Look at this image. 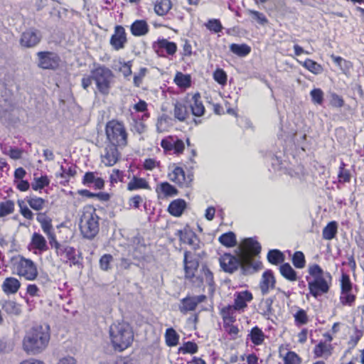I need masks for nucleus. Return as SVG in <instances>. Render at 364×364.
Segmentation results:
<instances>
[{"instance_id":"obj_45","label":"nucleus","mask_w":364,"mask_h":364,"mask_svg":"<svg viewBox=\"0 0 364 364\" xmlns=\"http://www.w3.org/2000/svg\"><path fill=\"white\" fill-rule=\"evenodd\" d=\"M176 85L180 88H188L191 85V79L189 75H184L178 72L173 80Z\"/></svg>"},{"instance_id":"obj_41","label":"nucleus","mask_w":364,"mask_h":364,"mask_svg":"<svg viewBox=\"0 0 364 364\" xmlns=\"http://www.w3.org/2000/svg\"><path fill=\"white\" fill-rule=\"evenodd\" d=\"M337 232L338 223L336 221H331L323 229L322 237L325 240H331L336 237Z\"/></svg>"},{"instance_id":"obj_12","label":"nucleus","mask_w":364,"mask_h":364,"mask_svg":"<svg viewBox=\"0 0 364 364\" xmlns=\"http://www.w3.org/2000/svg\"><path fill=\"white\" fill-rule=\"evenodd\" d=\"M160 145L165 153L173 154L177 156L183 154L185 143L176 135H168L163 138Z\"/></svg>"},{"instance_id":"obj_62","label":"nucleus","mask_w":364,"mask_h":364,"mask_svg":"<svg viewBox=\"0 0 364 364\" xmlns=\"http://www.w3.org/2000/svg\"><path fill=\"white\" fill-rule=\"evenodd\" d=\"M364 334L363 329H359L358 327L354 328L353 334L350 336L348 344L353 348H355L358 343L359 341L362 338Z\"/></svg>"},{"instance_id":"obj_23","label":"nucleus","mask_w":364,"mask_h":364,"mask_svg":"<svg viewBox=\"0 0 364 364\" xmlns=\"http://www.w3.org/2000/svg\"><path fill=\"white\" fill-rule=\"evenodd\" d=\"M41 39L40 32L34 28L25 31L21 37L20 43L26 48H32L39 43Z\"/></svg>"},{"instance_id":"obj_47","label":"nucleus","mask_w":364,"mask_h":364,"mask_svg":"<svg viewBox=\"0 0 364 364\" xmlns=\"http://www.w3.org/2000/svg\"><path fill=\"white\" fill-rule=\"evenodd\" d=\"M2 309L9 314L19 315L21 312V306L12 300L5 301Z\"/></svg>"},{"instance_id":"obj_4","label":"nucleus","mask_w":364,"mask_h":364,"mask_svg":"<svg viewBox=\"0 0 364 364\" xmlns=\"http://www.w3.org/2000/svg\"><path fill=\"white\" fill-rule=\"evenodd\" d=\"M106 139L109 144L124 149L129 144V133L122 121L112 119L109 120L105 127Z\"/></svg>"},{"instance_id":"obj_26","label":"nucleus","mask_w":364,"mask_h":364,"mask_svg":"<svg viewBox=\"0 0 364 364\" xmlns=\"http://www.w3.org/2000/svg\"><path fill=\"white\" fill-rule=\"evenodd\" d=\"M128 178H130L126 186V189L128 191L132 192L139 190L150 191L151 189L149 181L145 178L139 177L135 175L132 178L129 176Z\"/></svg>"},{"instance_id":"obj_24","label":"nucleus","mask_w":364,"mask_h":364,"mask_svg":"<svg viewBox=\"0 0 364 364\" xmlns=\"http://www.w3.org/2000/svg\"><path fill=\"white\" fill-rule=\"evenodd\" d=\"M276 279L271 269L264 271L259 282V289L262 295L267 294L270 290L274 289Z\"/></svg>"},{"instance_id":"obj_54","label":"nucleus","mask_w":364,"mask_h":364,"mask_svg":"<svg viewBox=\"0 0 364 364\" xmlns=\"http://www.w3.org/2000/svg\"><path fill=\"white\" fill-rule=\"evenodd\" d=\"M346 164L342 161L338 173V179L340 183H346L350 181L351 175L350 171L346 169Z\"/></svg>"},{"instance_id":"obj_64","label":"nucleus","mask_w":364,"mask_h":364,"mask_svg":"<svg viewBox=\"0 0 364 364\" xmlns=\"http://www.w3.org/2000/svg\"><path fill=\"white\" fill-rule=\"evenodd\" d=\"M213 79L218 84L225 85L227 83L228 76L226 73L221 68H217L213 73Z\"/></svg>"},{"instance_id":"obj_60","label":"nucleus","mask_w":364,"mask_h":364,"mask_svg":"<svg viewBox=\"0 0 364 364\" xmlns=\"http://www.w3.org/2000/svg\"><path fill=\"white\" fill-rule=\"evenodd\" d=\"M119 64L121 65L119 70L121 72L124 76V78H127L132 74V65H133V60H128V61H119Z\"/></svg>"},{"instance_id":"obj_59","label":"nucleus","mask_w":364,"mask_h":364,"mask_svg":"<svg viewBox=\"0 0 364 364\" xmlns=\"http://www.w3.org/2000/svg\"><path fill=\"white\" fill-rule=\"evenodd\" d=\"M283 364H300L301 358L294 351L289 350L283 357Z\"/></svg>"},{"instance_id":"obj_42","label":"nucleus","mask_w":364,"mask_h":364,"mask_svg":"<svg viewBox=\"0 0 364 364\" xmlns=\"http://www.w3.org/2000/svg\"><path fill=\"white\" fill-rule=\"evenodd\" d=\"M230 50L232 53L239 57H245L251 52V47L245 43L237 44L232 43L230 46Z\"/></svg>"},{"instance_id":"obj_52","label":"nucleus","mask_w":364,"mask_h":364,"mask_svg":"<svg viewBox=\"0 0 364 364\" xmlns=\"http://www.w3.org/2000/svg\"><path fill=\"white\" fill-rule=\"evenodd\" d=\"M124 178V173L118 168H113L109 176V183L111 187H114L119 182L122 183Z\"/></svg>"},{"instance_id":"obj_7","label":"nucleus","mask_w":364,"mask_h":364,"mask_svg":"<svg viewBox=\"0 0 364 364\" xmlns=\"http://www.w3.org/2000/svg\"><path fill=\"white\" fill-rule=\"evenodd\" d=\"M339 302L343 306L351 307L356 301V294L353 292V284L347 273H342L340 278Z\"/></svg>"},{"instance_id":"obj_48","label":"nucleus","mask_w":364,"mask_h":364,"mask_svg":"<svg viewBox=\"0 0 364 364\" xmlns=\"http://www.w3.org/2000/svg\"><path fill=\"white\" fill-rule=\"evenodd\" d=\"M27 203L32 209L40 211L44 208L47 200L40 197L31 196L27 198Z\"/></svg>"},{"instance_id":"obj_2","label":"nucleus","mask_w":364,"mask_h":364,"mask_svg":"<svg viewBox=\"0 0 364 364\" xmlns=\"http://www.w3.org/2000/svg\"><path fill=\"white\" fill-rule=\"evenodd\" d=\"M50 341L48 326H36L31 328L23 340V348L31 355H37L43 351Z\"/></svg>"},{"instance_id":"obj_29","label":"nucleus","mask_w":364,"mask_h":364,"mask_svg":"<svg viewBox=\"0 0 364 364\" xmlns=\"http://www.w3.org/2000/svg\"><path fill=\"white\" fill-rule=\"evenodd\" d=\"M187 207L185 200L177 198L172 200L167 208L168 213L174 217H180L183 213Z\"/></svg>"},{"instance_id":"obj_9","label":"nucleus","mask_w":364,"mask_h":364,"mask_svg":"<svg viewBox=\"0 0 364 364\" xmlns=\"http://www.w3.org/2000/svg\"><path fill=\"white\" fill-rule=\"evenodd\" d=\"M113 77L112 70L105 66L98 67L92 70V79L95 81L97 89L102 95L109 93Z\"/></svg>"},{"instance_id":"obj_15","label":"nucleus","mask_w":364,"mask_h":364,"mask_svg":"<svg viewBox=\"0 0 364 364\" xmlns=\"http://www.w3.org/2000/svg\"><path fill=\"white\" fill-rule=\"evenodd\" d=\"M38 66L44 70H55L60 64V57L58 54L49 51L37 53Z\"/></svg>"},{"instance_id":"obj_51","label":"nucleus","mask_w":364,"mask_h":364,"mask_svg":"<svg viewBox=\"0 0 364 364\" xmlns=\"http://www.w3.org/2000/svg\"><path fill=\"white\" fill-rule=\"evenodd\" d=\"M236 321L223 322V328L225 331L230 336L231 339L235 340L238 337L240 329L237 325H235Z\"/></svg>"},{"instance_id":"obj_46","label":"nucleus","mask_w":364,"mask_h":364,"mask_svg":"<svg viewBox=\"0 0 364 364\" xmlns=\"http://www.w3.org/2000/svg\"><path fill=\"white\" fill-rule=\"evenodd\" d=\"M293 316L294 324L298 327L306 325L309 321L306 311L301 308H298Z\"/></svg>"},{"instance_id":"obj_6","label":"nucleus","mask_w":364,"mask_h":364,"mask_svg":"<svg viewBox=\"0 0 364 364\" xmlns=\"http://www.w3.org/2000/svg\"><path fill=\"white\" fill-rule=\"evenodd\" d=\"M260 252V244L252 237L245 239L240 246V255L243 262L252 271L256 269L253 265L252 257L257 255Z\"/></svg>"},{"instance_id":"obj_14","label":"nucleus","mask_w":364,"mask_h":364,"mask_svg":"<svg viewBox=\"0 0 364 364\" xmlns=\"http://www.w3.org/2000/svg\"><path fill=\"white\" fill-rule=\"evenodd\" d=\"M324 340H321L313 349L314 358H328L333 354L334 347L332 344L333 336L329 332L323 334Z\"/></svg>"},{"instance_id":"obj_39","label":"nucleus","mask_w":364,"mask_h":364,"mask_svg":"<svg viewBox=\"0 0 364 364\" xmlns=\"http://www.w3.org/2000/svg\"><path fill=\"white\" fill-rule=\"evenodd\" d=\"M218 242L226 247H233L237 245L236 235L232 231L225 232L218 237Z\"/></svg>"},{"instance_id":"obj_43","label":"nucleus","mask_w":364,"mask_h":364,"mask_svg":"<svg viewBox=\"0 0 364 364\" xmlns=\"http://www.w3.org/2000/svg\"><path fill=\"white\" fill-rule=\"evenodd\" d=\"M57 255L60 256L62 259L70 260L73 263L75 262L76 258L75 249L65 244H63L59 250V252H57Z\"/></svg>"},{"instance_id":"obj_36","label":"nucleus","mask_w":364,"mask_h":364,"mask_svg":"<svg viewBox=\"0 0 364 364\" xmlns=\"http://www.w3.org/2000/svg\"><path fill=\"white\" fill-rule=\"evenodd\" d=\"M304 68L314 75L321 74L323 71L322 65L315 60L306 58L304 61H298Z\"/></svg>"},{"instance_id":"obj_32","label":"nucleus","mask_w":364,"mask_h":364,"mask_svg":"<svg viewBox=\"0 0 364 364\" xmlns=\"http://www.w3.org/2000/svg\"><path fill=\"white\" fill-rule=\"evenodd\" d=\"M21 287V282L15 277H7L4 281L1 288L6 294L16 293Z\"/></svg>"},{"instance_id":"obj_21","label":"nucleus","mask_w":364,"mask_h":364,"mask_svg":"<svg viewBox=\"0 0 364 364\" xmlns=\"http://www.w3.org/2000/svg\"><path fill=\"white\" fill-rule=\"evenodd\" d=\"M79 228L84 238L91 239V206L84 207L80 218Z\"/></svg>"},{"instance_id":"obj_25","label":"nucleus","mask_w":364,"mask_h":364,"mask_svg":"<svg viewBox=\"0 0 364 364\" xmlns=\"http://www.w3.org/2000/svg\"><path fill=\"white\" fill-rule=\"evenodd\" d=\"M155 191L159 199L171 198L178 194V190L167 181L158 183Z\"/></svg>"},{"instance_id":"obj_37","label":"nucleus","mask_w":364,"mask_h":364,"mask_svg":"<svg viewBox=\"0 0 364 364\" xmlns=\"http://www.w3.org/2000/svg\"><path fill=\"white\" fill-rule=\"evenodd\" d=\"M267 261L273 265L283 264L285 256L282 252L277 249L270 250L267 255Z\"/></svg>"},{"instance_id":"obj_55","label":"nucleus","mask_w":364,"mask_h":364,"mask_svg":"<svg viewBox=\"0 0 364 364\" xmlns=\"http://www.w3.org/2000/svg\"><path fill=\"white\" fill-rule=\"evenodd\" d=\"M248 15L252 18V20L257 22L259 25L264 26L268 23L269 21L266 16L258 11L248 10Z\"/></svg>"},{"instance_id":"obj_18","label":"nucleus","mask_w":364,"mask_h":364,"mask_svg":"<svg viewBox=\"0 0 364 364\" xmlns=\"http://www.w3.org/2000/svg\"><path fill=\"white\" fill-rule=\"evenodd\" d=\"M127 41L125 28L121 25L115 26L114 33L109 39V43L112 48L115 50L124 49Z\"/></svg>"},{"instance_id":"obj_40","label":"nucleus","mask_w":364,"mask_h":364,"mask_svg":"<svg viewBox=\"0 0 364 364\" xmlns=\"http://www.w3.org/2000/svg\"><path fill=\"white\" fill-rule=\"evenodd\" d=\"M165 343L168 347H173L178 345L180 336L173 328H168L164 334Z\"/></svg>"},{"instance_id":"obj_57","label":"nucleus","mask_w":364,"mask_h":364,"mask_svg":"<svg viewBox=\"0 0 364 364\" xmlns=\"http://www.w3.org/2000/svg\"><path fill=\"white\" fill-rule=\"evenodd\" d=\"M205 26L210 31L215 33L221 32L223 28L220 21L217 18L209 19L207 23H205Z\"/></svg>"},{"instance_id":"obj_10","label":"nucleus","mask_w":364,"mask_h":364,"mask_svg":"<svg viewBox=\"0 0 364 364\" xmlns=\"http://www.w3.org/2000/svg\"><path fill=\"white\" fill-rule=\"evenodd\" d=\"M168 178L178 185L180 188H188L191 186L193 181V174H186L183 167L176 164L168 166Z\"/></svg>"},{"instance_id":"obj_13","label":"nucleus","mask_w":364,"mask_h":364,"mask_svg":"<svg viewBox=\"0 0 364 364\" xmlns=\"http://www.w3.org/2000/svg\"><path fill=\"white\" fill-rule=\"evenodd\" d=\"M183 97L192 115L200 117L205 114V107L199 92H187Z\"/></svg>"},{"instance_id":"obj_28","label":"nucleus","mask_w":364,"mask_h":364,"mask_svg":"<svg viewBox=\"0 0 364 364\" xmlns=\"http://www.w3.org/2000/svg\"><path fill=\"white\" fill-rule=\"evenodd\" d=\"M29 247L31 250H38L40 252H46L48 249L46 238L38 232H34L32 235Z\"/></svg>"},{"instance_id":"obj_1","label":"nucleus","mask_w":364,"mask_h":364,"mask_svg":"<svg viewBox=\"0 0 364 364\" xmlns=\"http://www.w3.org/2000/svg\"><path fill=\"white\" fill-rule=\"evenodd\" d=\"M308 285L309 294L317 299L329 292L332 285V276L330 272L324 271L316 263L310 264L305 277Z\"/></svg>"},{"instance_id":"obj_5","label":"nucleus","mask_w":364,"mask_h":364,"mask_svg":"<svg viewBox=\"0 0 364 364\" xmlns=\"http://www.w3.org/2000/svg\"><path fill=\"white\" fill-rule=\"evenodd\" d=\"M219 264L223 271L228 274L235 272L239 268L243 274L252 272L250 267L243 262L240 254L235 256L230 253H224L219 257Z\"/></svg>"},{"instance_id":"obj_8","label":"nucleus","mask_w":364,"mask_h":364,"mask_svg":"<svg viewBox=\"0 0 364 364\" xmlns=\"http://www.w3.org/2000/svg\"><path fill=\"white\" fill-rule=\"evenodd\" d=\"M183 262L185 278L193 284H197L198 286L202 284L203 279L196 275L199 267V262L195 257V255L191 251H184Z\"/></svg>"},{"instance_id":"obj_30","label":"nucleus","mask_w":364,"mask_h":364,"mask_svg":"<svg viewBox=\"0 0 364 364\" xmlns=\"http://www.w3.org/2000/svg\"><path fill=\"white\" fill-rule=\"evenodd\" d=\"M130 31L134 36H143L149 33V27L145 20L137 19L131 24Z\"/></svg>"},{"instance_id":"obj_38","label":"nucleus","mask_w":364,"mask_h":364,"mask_svg":"<svg viewBox=\"0 0 364 364\" xmlns=\"http://www.w3.org/2000/svg\"><path fill=\"white\" fill-rule=\"evenodd\" d=\"M37 221L41 224V227L46 235L54 231L52 220L47 216V215L44 213H39L37 214L36 217Z\"/></svg>"},{"instance_id":"obj_63","label":"nucleus","mask_w":364,"mask_h":364,"mask_svg":"<svg viewBox=\"0 0 364 364\" xmlns=\"http://www.w3.org/2000/svg\"><path fill=\"white\" fill-rule=\"evenodd\" d=\"M330 105L333 107L341 108L344 106L345 101L342 96L336 92H332L330 95Z\"/></svg>"},{"instance_id":"obj_17","label":"nucleus","mask_w":364,"mask_h":364,"mask_svg":"<svg viewBox=\"0 0 364 364\" xmlns=\"http://www.w3.org/2000/svg\"><path fill=\"white\" fill-rule=\"evenodd\" d=\"M154 51L159 56H164V52L167 55L173 56L178 50L177 44L173 41H169L164 38H159L152 46Z\"/></svg>"},{"instance_id":"obj_56","label":"nucleus","mask_w":364,"mask_h":364,"mask_svg":"<svg viewBox=\"0 0 364 364\" xmlns=\"http://www.w3.org/2000/svg\"><path fill=\"white\" fill-rule=\"evenodd\" d=\"M149 73V70L146 67L140 68L139 71L134 75L133 77V85L135 87H140L143 80Z\"/></svg>"},{"instance_id":"obj_27","label":"nucleus","mask_w":364,"mask_h":364,"mask_svg":"<svg viewBox=\"0 0 364 364\" xmlns=\"http://www.w3.org/2000/svg\"><path fill=\"white\" fill-rule=\"evenodd\" d=\"M173 116L179 122H185L189 116L188 107L184 97L173 104Z\"/></svg>"},{"instance_id":"obj_61","label":"nucleus","mask_w":364,"mask_h":364,"mask_svg":"<svg viewBox=\"0 0 364 364\" xmlns=\"http://www.w3.org/2000/svg\"><path fill=\"white\" fill-rule=\"evenodd\" d=\"M331 58L333 60V61L341 69H343L344 68V69L349 70L353 67V63L350 60L343 59L341 56H336L332 54L331 55Z\"/></svg>"},{"instance_id":"obj_20","label":"nucleus","mask_w":364,"mask_h":364,"mask_svg":"<svg viewBox=\"0 0 364 364\" xmlns=\"http://www.w3.org/2000/svg\"><path fill=\"white\" fill-rule=\"evenodd\" d=\"M207 297L204 294L189 296H187L181 299V305L179 310L183 314H186L189 311H193L196 309L198 305L204 302Z\"/></svg>"},{"instance_id":"obj_35","label":"nucleus","mask_w":364,"mask_h":364,"mask_svg":"<svg viewBox=\"0 0 364 364\" xmlns=\"http://www.w3.org/2000/svg\"><path fill=\"white\" fill-rule=\"evenodd\" d=\"M279 272L281 275L288 281L295 282L297 280V273L288 263L285 262L280 265Z\"/></svg>"},{"instance_id":"obj_22","label":"nucleus","mask_w":364,"mask_h":364,"mask_svg":"<svg viewBox=\"0 0 364 364\" xmlns=\"http://www.w3.org/2000/svg\"><path fill=\"white\" fill-rule=\"evenodd\" d=\"M119 149H120L119 147L109 144L105 149V153L101 156L102 163L105 166H113L115 165L121 157Z\"/></svg>"},{"instance_id":"obj_53","label":"nucleus","mask_w":364,"mask_h":364,"mask_svg":"<svg viewBox=\"0 0 364 364\" xmlns=\"http://www.w3.org/2000/svg\"><path fill=\"white\" fill-rule=\"evenodd\" d=\"M291 262L297 269H303L306 266V257L303 252L296 251L291 256Z\"/></svg>"},{"instance_id":"obj_50","label":"nucleus","mask_w":364,"mask_h":364,"mask_svg":"<svg viewBox=\"0 0 364 364\" xmlns=\"http://www.w3.org/2000/svg\"><path fill=\"white\" fill-rule=\"evenodd\" d=\"M198 351V346L194 341H186L178 349V353L195 354Z\"/></svg>"},{"instance_id":"obj_16","label":"nucleus","mask_w":364,"mask_h":364,"mask_svg":"<svg viewBox=\"0 0 364 364\" xmlns=\"http://www.w3.org/2000/svg\"><path fill=\"white\" fill-rule=\"evenodd\" d=\"M176 235L178 237L181 242L188 245L193 250L200 248V239L188 225L182 230H177Z\"/></svg>"},{"instance_id":"obj_33","label":"nucleus","mask_w":364,"mask_h":364,"mask_svg":"<svg viewBox=\"0 0 364 364\" xmlns=\"http://www.w3.org/2000/svg\"><path fill=\"white\" fill-rule=\"evenodd\" d=\"M172 6L171 0H156L154 4V11L157 16H164L171 11Z\"/></svg>"},{"instance_id":"obj_58","label":"nucleus","mask_w":364,"mask_h":364,"mask_svg":"<svg viewBox=\"0 0 364 364\" xmlns=\"http://www.w3.org/2000/svg\"><path fill=\"white\" fill-rule=\"evenodd\" d=\"M144 198L139 194H134L129 198L127 204L129 209H139L144 203Z\"/></svg>"},{"instance_id":"obj_31","label":"nucleus","mask_w":364,"mask_h":364,"mask_svg":"<svg viewBox=\"0 0 364 364\" xmlns=\"http://www.w3.org/2000/svg\"><path fill=\"white\" fill-rule=\"evenodd\" d=\"M237 309L232 304H228L219 309L223 322L236 321Z\"/></svg>"},{"instance_id":"obj_19","label":"nucleus","mask_w":364,"mask_h":364,"mask_svg":"<svg viewBox=\"0 0 364 364\" xmlns=\"http://www.w3.org/2000/svg\"><path fill=\"white\" fill-rule=\"evenodd\" d=\"M253 294L249 290L235 291L233 294L232 305L237 309L239 314L245 312L248 304L253 300Z\"/></svg>"},{"instance_id":"obj_34","label":"nucleus","mask_w":364,"mask_h":364,"mask_svg":"<svg viewBox=\"0 0 364 364\" xmlns=\"http://www.w3.org/2000/svg\"><path fill=\"white\" fill-rule=\"evenodd\" d=\"M247 338H249L255 346H260L264 341L265 335L259 327L255 326L251 328L247 335Z\"/></svg>"},{"instance_id":"obj_49","label":"nucleus","mask_w":364,"mask_h":364,"mask_svg":"<svg viewBox=\"0 0 364 364\" xmlns=\"http://www.w3.org/2000/svg\"><path fill=\"white\" fill-rule=\"evenodd\" d=\"M133 110L137 113H142V119H147L150 117V113L148 109V104L144 100H139L132 107Z\"/></svg>"},{"instance_id":"obj_11","label":"nucleus","mask_w":364,"mask_h":364,"mask_svg":"<svg viewBox=\"0 0 364 364\" xmlns=\"http://www.w3.org/2000/svg\"><path fill=\"white\" fill-rule=\"evenodd\" d=\"M16 274L24 277L26 280L33 281L38 276V269L36 264L30 259L21 257L16 264Z\"/></svg>"},{"instance_id":"obj_3","label":"nucleus","mask_w":364,"mask_h":364,"mask_svg":"<svg viewBox=\"0 0 364 364\" xmlns=\"http://www.w3.org/2000/svg\"><path fill=\"white\" fill-rule=\"evenodd\" d=\"M110 340L114 350L123 351L129 348L134 339L132 326L126 321H118L109 328Z\"/></svg>"},{"instance_id":"obj_44","label":"nucleus","mask_w":364,"mask_h":364,"mask_svg":"<svg viewBox=\"0 0 364 364\" xmlns=\"http://www.w3.org/2000/svg\"><path fill=\"white\" fill-rule=\"evenodd\" d=\"M15 210V203L12 200L0 201V218L12 214Z\"/></svg>"}]
</instances>
